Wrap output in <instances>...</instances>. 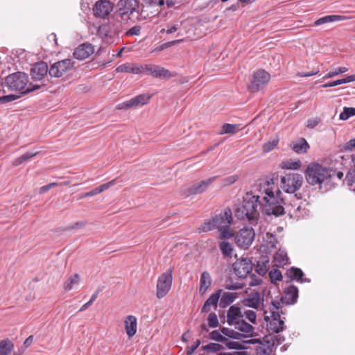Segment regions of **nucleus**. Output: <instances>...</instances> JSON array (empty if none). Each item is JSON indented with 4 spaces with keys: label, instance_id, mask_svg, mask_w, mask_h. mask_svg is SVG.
I'll return each mask as SVG.
<instances>
[{
    "label": "nucleus",
    "instance_id": "f257e3e1",
    "mask_svg": "<svg viewBox=\"0 0 355 355\" xmlns=\"http://www.w3.org/2000/svg\"><path fill=\"white\" fill-rule=\"evenodd\" d=\"M282 191H277L276 196L272 190L267 189L264 197L266 204L263 207V212L268 215L279 216L287 213L291 218L298 220L309 215V210L307 208V202L297 198V195L290 196L288 200L285 197H281Z\"/></svg>",
    "mask_w": 355,
    "mask_h": 355
},
{
    "label": "nucleus",
    "instance_id": "f03ea898",
    "mask_svg": "<svg viewBox=\"0 0 355 355\" xmlns=\"http://www.w3.org/2000/svg\"><path fill=\"white\" fill-rule=\"evenodd\" d=\"M306 182L312 185H318L321 188L322 184H329L336 175V169L323 166L318 162L309 164L304 171Z\"/></svg>",
    "mask_w": 355,
    "mask_h": 355
},
{
    "label": "nucleus",
    "instance_id": "7ed1b4c3",
    "mask_svg": "<svg viewBox=\"0 0 355 355\" xmlns=\"http://www.w3.org/2000/svg\"><path fill=\"white\" fill-rule=\"evenodd\" d=\"M259 197L247 193L242 202L235 210V216L239 220H248L251 225H256L259 220L260 207Z\"/></svg>",
    "mask_w": 355,
    "mask_h": 355
},
{
    "label": "nucleus",
    "instance_id": "20e7f679",
    "mask_svg": "<svg viewBox=\"0 0 355 355\" xmlns=\"http://www.w3.org/2000/svg\"><path fill=\"white\" fill-rule=\"evenodd\" d=\"M284 306L283 299L272 300L270 306V315H265V320L267 323V329L272 333L278 334L284 329V319L280 315L284 314L282 307Z\"/></svg>",
    "mask_w": 355,
    "mask_h": 355
},
{
    "label": "nucleus",
    "instance_id": "39448f33",
    "mask_svg": "<svg viewBox=\"0 0 355 355\" xmlns=\"http://www.w3.org/2000/svg\"><path fill=\"white\" fill-rule=\"evenodd\" d=\"M28 76L22 72L14 73L6 78L7 86L12 90L20 92L21 94L30 93L41 87V85L38 84L28 85Z\"/></svg>",
    "mask_w": 355,
    "mask_h": 355
},
{
    "label": "nucleus",
    "instance_id": "423d86ee",
    "mask_svg": "<svg viewBox=\"0 0 355 355\" xmlns=\"http://www.w3.org/2000/svg\"><path fill=\"white\" fill-rule=\"evenodd\" d=\"M304 178L298 173H290L281 178L280 191L288 194L295 193L302 186Z\"/></svg>",
    "mask_w": 355,
    "mask_h": 355
},
{
    "label": "nucleus",
    "instance_id": "0eeeda50",
    "mask_svg": "<svg viewBox=\"0 0 355 355\" xmlns=\"http://www.w3.org/2000/svg\"><path fill=\"white\" fill-rule=\"evenodd\" d=\"M173 268L163 272L157 279L156 285V296L158 299L164 297L170 291L173 281Z\"/></svg>",
    "mask_w": 355,
    "mask_h": 355
},
{
    "label": "nucleus",
    "instance_id": "6e6552de",
    "mask_svg": "<svg viewBox=\"0 0 355 355\" xmlns=\"http://www.w3.org/2000/svg\"><path fill=\"white\" fill-rule=\"evenodd\" d=\"M118 10L114 13V17L118 20L128 21L130 15L133 14L139 7L137 0H120L118 2Z\"/></svg>",
    "mask_w": 355,
    "mask_h": 355
},
{
    "label": "nucleus",
    "instance_id": "1a4fd4ad",
    "mask_svg": "<svg viewBox=\"0 0 355 355\" xmlns=\"http://www.w3.org/2000/svg\"><path fill=\"white\" fill-rule=\"evenodd\" d=\"M217 178V176H214L198 182H196L191 186L184 188L182 191V193L184 197L201 194L208 189L209 187L216 181Z\"/></svg>",
    "mask_w": 355,
    "mask_h": 355
},
{
    "label": "nucleus",
    "instance_id": "9d476101",
    "mask_svg": "<svg viewBox=\"0 0 355 355\" xmlns=\"http://www.w3.org/2000/svg\"><path fill=\"white\" fill-rule=\"evenodd\" d=\"M270 76L265 70L260 69L252 75L248 89L252 92H259L263 89L270 81Z\"/></svg>",
    "mask_w": 355,
    "mask_h": 355
},
{
    "label": "nucleus",
    "instance_id": "9b49d317",
    "mask_svg": "<svg viewBox=\"0 0 355 355\" xmlns=\"http://www.w3.org/2000/svg\"><path fill=\"white\" fill-rule=\"evenodd\" d=\"M255 236L254 228L251 226H244L236 234L235 240L236 244L244 248H248L253 242Z\"/></svg>",
    "mask_w": 355,
    "mask_h": 355
},
{
    "label": "nucleus",
    "instance_id": "f8f14e48",
    "mask_svg": "<svg viewBox=\"0 0 355 355\" xmlns=\"http://www.w3.org/2000/svg\"><path fill=\"white\" fill-rule=\"evenodd\" d=\"M71 59H64L53 63L49 68V73L51 77L60 78L73 67Z\"/></svg>",
    "mask_w": 355,
    "mask_h": 355
},
{
    "label": "nucleus",
    "instance_id": "ddd939ff",
    "mask_svg": "<svg viewBox=\"0 0 355 355\" xmlns=\"http://www.w3.org/2000/svg\"><path fill=\"white\" fill-rule=\"evenodd\" d=\"M151 96L146 94H139L127 101L119 103L116 108L117 110L130 109L132 107H138L146 105Z\"/></svg>",
    "mask_w": 355,
    "mask_h": 355
},
{
    "label": "nucleus",
    "instance_id": "4468645a",
    "mask_svg": "<svg viewBox=\"0 0 355 355\" xmlns=\"http://www.w3.org/2000/svg\"><path fill=\"white\" fill-rule=\"evenodd\" d=\"M114 4L109 0H98L92 8V12L95 17L105 18L113 10Z\"/></svg>",
    "mask_w": 355,
    "mask_h": 355
},
{
    "label": "nucleus",
    "instance_id": "2eb2a0df",
    "mask_svg": "<svg viewBox=\"0 0 355 355\" xmlns=\"http://www.w3.org/2000/svg\"><path fill=\"white\" fill-rule=\"evenodd\" d=\"M235 274L239 278H245L252 270V263L248 258L237 259L233 265Z\"/></svg>",
    "mask_w": 355,
    "mask_h": 355
},
{
    "label": "nucleus",
    "instance_id": "dca6fc26",
    "mask_svg": "<svg viewBox=\"0 0 355 355\" xmlns=\"http://www.w3.org/2000/svg\"><path fill=\"white\" fill-rule=\"evenodd\" d=\"M48 65L44 62H37L32 67L31 75L34 80H41L49 72Z\"/></svg>",
    "mask_w": 355,
    "mask_h": 355
},
{
    "label": "nucleus",
    "instance_id": "f3484780",
    "mask_svg": "<svg viewBox=\"0 0 355 355\" xmlns=\"http://www.w3.org/2000/svg\"><path fill=\"white\" fill-rule=\"evenodd\" d=\"M94 53V47L91 44L85 43L79 45L73 52V56L78 60H85Z\"/></svg>",
    "mask_w": 355,
    "mask_h": 355
},
{
    "label": "nucleus",
    "instance_id": "a211bd4d",
    "mask_svg": "<svg viewBox=\"0 0 355 355\" xmlns=\"http://www.w3.org/2000/svg\"><path fill=\"white\" fill-rule=\"evenodd\" d=\"M298 298V288L295 286H290L284 291V297H281L279 300L283 299L284 304H293Z\"/></svg>",
    "mask_w": 355,
    "mask_h": 355
},
{
    "label": "nucleus",
    "instance_id": "6ab92c4d",
    "mask_svg": "<svg viewBox=\"0 0 355 355\" xmlns=\"http://www.w3.org/2000/svg\"><path fill=\"white\" fill-rule=\"evenodd\" d=\"M243 318L241 309L236 306H231L227 310V322L229 325L235 324L239 320Z\"/></svg>",
    "mask_w": 355,
    "mask_h": 355
},
{
    "label": "nucleus",
    "instance_id": "aec40b11",
    "mask_svg": "<svg viewBox=\"0 0 355 355\" xmlns=\"http://www.w3.org/2000/svg\"><path fill=\"white\" fill-rule=\"evenodd\" d=\"M217 228L223 225H230L232 222V211L230 209H225L222 214L214 216Z\"/></svg>",
    "mask_w": 355,
    "mask_h": 355
},
{
    "label": "nucleus",
    "instance_id": "412c9836",
    "mask_svg": "<svg viewBox=\"0 0 355 355\" xmlns=\"http://www.w3.org/2000/svg\"><path fill=\"white\" fill-rule=\"evenodd\" d=\"M261 301H263V300L261 298L259 293L251 292L243 300V304L246 306L257 309L259 306Z\"/></svg>",
    "mask_w": 355,
    "mask_h": 355
},
{
    "label": "nucleus",
    "instance_id": "4be33fe9",
    "mask_svg": "<svg viewBox=\"0 0 355 355\" xmlns=\"http://www.w3.org/2000/svg\"><path fill=\"white\" fill-rule=\"evenodd\" d=\"M125 332L129 338H132L137 332V318L134 315H128L125 321Z\"/></svg>",
    "mask_w": 355,
    "mask_h": 355
},
{
    "label": "nucleus",
    "instance_id": "5701e85b",
    "mask_svg": "<svg viewBox=\"0 0 355 355\" xmlns=\"http://www.w3.org/2000/svg\"><path fill=\"white\" fill-rule=\"evenodd\" d=\"M221 292L222 290L219 289L209 297L202 307V312H209L211 306H214L215 308H216Z\"/></svg>",
    "mask_w": 355,
    "mask_h": 355
},
{
    "label": "nucleus",
    "instance_id": "b1692460",
    "mask_svg": "<svg viewBox=\"0 0 355 355\" xmlns=\"http://www.w3.org/2000/svg\"><path fill=\"white\" fill-rule=\"evenodd\" d=\"M286 275L290 279V280H296L300 283L310 282L309 279H303L304 272L298 268L291 267L286 271Z\"/></svg>",
    "mask_w": 355,
    "mask_h": 355
},
{
    "label": "nucleus",
    "instance_id": "393cba45",
    "mask_svg": "<svg viewBox=\"0 0 355 355\" xmlns=\"http://www.w3.org/2000/svg\"><path fill=\"white\" fill-rule=\"evenodd\" d=\"M284 341V338L280 335L274 334L273 333L266 335L263 338V343L270 348L275 347Z\"/></svg>",
    "mask_w": 355,
    "mask_h": 355
},
{
    "label": "nucleus",
    "instance_id": "a878e982",
    "mask_svg": "<svg viewBox=\"0 0 355 355\" xmlns=\"http://www.w3.org/2000/svg\"><path fill=\"white\" fill-rule=\"evenodd\" d=\"M273 263L277 267H282L289 263V259L285 250L279 249L273 257Z\"/></svg>",
    "mask_w": 355,
    "mask_h": 355
},
{
    "label": "nucleus",
    "instance_id": "bb28decb",
    "mask_svg": "<svg viewBox=\"0 0 355 355\" xmlns=\"http://www.w3.org/2000/svg\"><path fill=\"white\" fill-rule=\"evenodd\" d=\"M118 73H129L132 74H140L139 66L136 64L125 63L116 67Z\"/></svg>",
    "mask_w": 355,
    "mask_h": 355
},
{
    "label": "nucleus",
    "instance_id": "cd10ccee",
    "mask_svg": "<svg viewBox=\"0 0 355 355\" xmlns=\"http://www.w3.org/2000/svg\"><path fill=\"white\" fill-rule=\"evenodd\" d=\"M211 284V279L208 272L205 271L202 273L200 279L199 292L204 295Z\"/></svg>",
    "mask_w": 355,
    "mask_h": 355
},
{
    "label": "nucleus",
    "instance_id": "c85d7f7f",
    "mask_svg": "<svg viewBox=\"0 0 355 355\" xmlns=\"http://www.w3.org/2000/svg\"><path fill=\"white\" fill-rule=\"evenodd\" d=\"M174 74H173L169 70L167 69L160 67L159 65H155L154 69L153 78H171L174 77Z\"/></svg>",
    "mask_w": 355,
    "mask_h": 355
},
{
    "label": "nucleus",
    "instance_id": "c756f323",
    "mask_svg": "<svg viewBox=\"0 0 355 355\" xmlns=\"http://www.w3.org/2000/svg\"><path fill=\"white\" fill-rule=\"evenodd\" d=\"M237 297L236 293H230V292H225L223 293L220 305L223 308L227 307L228 305L232 304Z\"/></svg>",
    "mask_w": 355,
    "mask_h": 355
},
{
    "label": "nucleus",
    "instance_id": "7c9ffc66",
    "mask_svg": "<svg viewBox=\"0 0 355 355\" xmlns=\"http://www.w3.org/2000/svg\"><path fill=\"white\" fill-rule=\"evenodd\" d=\"M234 326L236 329L248 334H251L254 329L251 324L243 320V318H241V320H239Z\"/></svg>",
    "mask_w": 355,
    "mask_h": 355
},
{
    "label": "nucleus",
    "instance_id": "2f4dec72",
    "mask_svg": "<svg viewBox=\"0 0 355 355\" xmlns=\"http://www.w3.org/2000/svg\"><path fill=\"white\" fill-rule=\"evenodd\" d=\"M40 151L27 152L12 161V166H17L38 155Z\"/></svg>",
    "mask_w": 355,
    "mask_h": 355
},
{
    "label": "nucleus",
    "instance_id": "473e14b6",
    "mask_svg": "<svg viewBox=\"0 0 355 355\" xmlns=\"http://www.w3.org/2000/svg\"><path fill=\"white\" fill-rule=\"evenodd\" d=\"M14 344L9 339L0 341V355H8L13 349Z\"/></svg>",
    "mask_w": 355,
    "mask_h": 355
},
{
    "label": "nucleus",
    "instance_id": "72a5a7b5",
    "mask_svg": "<svg viewBox=\"0 0 355 355\" xmlns=\"http://www.w3.org/2000/svg\"><path fill=\"white\" fill-rule=\"evenodd\" d=\"M353 81H355V74L348 76L345 78H342V79H339V80L332 81V82H330L328 83H325V84L322 85L321 87L323 88L331 87H335V86H337V85H339L341 84L351 83Z\"/></svg>",
    "mask_w": 355,
    "mask_h": 355
},
{
    "label": "nucleus",
    "instance_id": "f704fd0d",
    "mask_svg": "<svg viewBox=\"0 0 355 355\" xmlns=\"http://www.w3.org/2000/svg\"><path fill=\"white\" fill-rule=\"evenodd\" d=\"M343 19V17L337 15H327L317 19L314 24L315 26H320L323 24L331 23L334 21H340Z\"/></svg>",
    "mask_w": 355,
    "mask_h": 355
},
{
    "label": "nucleus",
    "instance_id": "c9c22d12",
    "mask_svg": "<svg viewBox=\"0 0 355 355\" xmlns=\"http://www.w3.org/2000/svg\"><path fill=\"white\" fill-rule=\"evenodd\" d=\"M309 145L304 139H301L298 142L293 144L292 149L297 153H304L307 151Z\"/></svg>",
    "mask_w": 355,
    "mask_h": 355
},
{
    "label": "nucleus",
    "instance_id": "e433bc0d",
    "mask_svg": "<svg viewBox=\"0 0 355 355\" xmlns=\"http://www.w3.org/2000/svg\"><path fill=\"white\" fill-rule=\"evenodd\" d=\"M115 180H111L105 184L101 185L98 187L92 189L90 191L86 192V196L91 197L101 193V192L110 188L111 186L114 185L115 184Z\"/></svg>",
    "mask_w": 355,
    "mask_h": 355
},
{
    "label": "nucleus",
    "instance_id": "4c0bfd02",
    "mask_svg": "<svg viewBox=\"0 0 355 355\" xmlns=\"http://www.w3.org/2000/svg\"><path fill=\"white\" fill-rule=\"evenodd\" d=\"M216 222L215 221L214 217L212 218L205 221L198 228V230L199 232H207L211 231L216 227Z\"/></svg>",
    "mask_w": 355,
    "mask_h": 355
},
{
    "label": "nucleus",
    "instance_id": "58836bf2",
    "mask_svg": "<svg viewBox=\"0 0 355 355\" xmlns=\"http://www.w3.org/2000/svg\"><path fill=\"white\" fill-rule=\"evenodd\" d=\"M219 248L224 256L232 257L233 255V245L228 241H222L219 244Z\"/></svg>",
    "mask_w": 355,
    "mask_h": 355
},
{
    "label": "nucleus",
    "instance_id": "ea45409f",
    "mask_svg": "<svg viewBox=\"0 0 355 355\" xmlns=\"http://www.w3.org/2000/svg\"><path fill=\"white\" fill-rule=\"evenodd\" d=\"M201 349L207 353H216L223 349V346L219 343H210L202 345Z\"/></svg>",
    "mask_w": 355,
    "mask_h": 355
},
{
    "label": "nucleus",
    "instance_id": "a19ab883",
    "mask_svg": "<svg viewBox=\"0 0 355 355\" xmlns=\"http://www.w3.org/2000/svg\"><path fill=\"white\" fill-rule=\"evenodd\" d=\"M80 277L78 274H74L73 275L69 277L67 281L64 283V289L65 291H70L72 289L74 285H76L79 283Z\"/></svg>",
    "mask_w": 355,
    "mask_h": 355
},
{
    "label": "nucleus",
    "instance_id": "79ce46f5",
    "mask_svg": "<svg viewBox=\"0 0 355 355\" xmlns=\"http://www.w3.org/2000/svg\"><path fill=\"white\" fill-rule=\"evenodd\" d=\"M301 166L300 160H286L282 162V168L288 170H297Z\"/></svg>",
    "mask_w": 355,
    "mask_h": 355
},
{
    "label": "nucleus",
    "instance_id": "37998d69",
    "mask_svg": "<svg viewBox=\"0 0 355 355\" xmlns=\"http://www.w3.org/2000/svg\"><path fill=\"white\" fill-rule=\"evenodd\" d=\"M230 225H223L221 227L217 228L220 232V238L221 239H226L232 238L234 234L230 231Z\"/></svg>",
    "mask_w": 355,
    "mask_h": 355
},
{
    "label": "nucleus",
    "instance_id": "c03bdc74",
    "mask_svg": "<svg viewBox=\"0 0 355 355\" xmlns=\"http://www.w3.org/2000/svg\"><path fill=\"white\" fill-rule=\"evenodd\" d=\"M239 130V125L225 123L222 126V131L220 134H233Z\"/></svg>",
    "mask_w": 355,
    "mask_h": 355
},
{
    "label": "nucleus",
    "instance_id": "a18cd8bd",
    "mask_svg": "<svg viewBox=\"0 0 355 355\" xmlns=\"http://www.w3.org/2000/svg\"><path fill=\"white\" fill-rule=\"evenodd\" d=\"M98 34L104 39H108V37H112V33L109 30L108 25L103 24L98 27Z\"/></svg>",
    "mask_w": 355,
    "mask_h": 355
},
{
    "label": "nucleus",
    "instance_id": "49530a36",
    "mask_svg": "<svg viewBox=\"0 0 355 355\" xmlns=\"http://www.w3.org/2000/svg\"><path fill=\"white\" fill-rule=\"evenodd\" d=\"M155 64H141L139 66L140 74L150 75L153 77Z\"/></svg>",
    "mask_w": 355,
    "mask_h": 355
},
{
    "label": "nucleus",
    "instance_id": "de8ad7c7",
    "mask_svg": "<svg viewBox=\"0 0 355 355\" xmlns=\"http://www.w3.org/2000/svg\"><path fill=\"white\" fill-rule=\"evenodd\" d=\"M355 116V107H345L343 112L340 114V119L347 120L351 116Z\"/></svg>",
    "mask_w": 355,
    "mask_h": 355
},
{
    "label": "nucleus",
    "instance_id": "09e8293b",
    "mask_svg": "<svg viewBox=\"0 0 355 355\" xmlns=\"http://www.w3.org/2000/svg\"><path fill=\"white\" fill-rule=\"evenodd\" d=\"M272 349L269 347L268 345L263 344L260 346H258L256 348V354L257 355H270V354L272 352Z\"/></svg>",
    "mask_w": 355,
    "mask_h": 355
},
{
    "label": "nucleus",
    "instance_id": "8fccbe9b",
    "mask_svg": "<svg viewBox=\"0 0 355 355\" xmlns=\"http://www.w3.org/2000/svg\"><path fill=\"white\" fill-rule=\"evenodd\" d=\"M207 321L208 326L211 328H216L219 324L218 317L215 313H209L207 318Z\"/></svg>",
    "mask_w": 355,
    "mask_h": 355
},
{
    "label": "nucleus",
    "instance_id": "3c124183",
    "mask_svg": "<svg viewBox=\"0 0 355 355\" xmlns=\"http://www.w3.org/2000/svg\"><path fill=\"white\" fill-rule=\"evenodd\" d=\"M347 71H348V69L347 67H340L338 68H336L333 71H329L328 73H327L324 76V78H330L334 77V76H337L338 74L345 73Z\"/></svg>",
    "mask_w": 355,
    "mask_h": 355
},
{
    "label": "nucleus",
    "instance_id": "603ef678",
    "mask_svg": "<svg viewBox=\"0 0 355 355\" xmlns=\"http://www.w3.org/2000/svg\"><path fill=\"white\" fill-rule=\"evenodd\" d=\"M209 338L217 342L227 341V338L224 337L218 331L214 330L209 334Z\"/></svg>",
    "mask_w": 355,
    "mask_h": 355
},
{
    "label": "nucleus",
    "instance_id": "864d4df0",
    "mask_svg": "<svg viewBox=\"0 0 355 355\" xmlns=\"http://www.w3.org/2000/svg\"><path fill=\"white\" fill-rule=\"evenodd\" d=\"M269 277L272 283L277 281H280L282 279V272L278 269H273L270 270L269 272Z\"/></svg>",
    "mask_w": 355,
    "mask_h": 355
},
{
    "label": "nucleus",
    "instance_id": "5fc2aeb1",
    "mask_svg": "<svg viewBox=\"0 0 355 355\" xmlns=\"http://www.w3.org/2000/svg\"><path fill=\"white\" fill-rule=\"evenodd\" d=\"M278 139H273L272 141L265 143L263 146V150L264 153H268L274 149L278 144Z\"/></svg>",
    "mask_w": 355,
    "mask_h": 355
},
{
    "label": "nucleus",
    "instance_id": "6e6d98bb",
    "mask_svg": "<svg viewBox=\"0 0 355 355\" xmlns=\"http://www.w3.org/2000/svg\"><path fill=\"white\" fill-rule=\"evenodd\" d=\"M225 288L227 290H238L243 288V284L239 282L233 283L232 281H226Z\"/></svg>",
    "mask_w": 355,
    "mask_h": 355
},
{
    "label": "nucleus",
    "instance_id": "4d7b16f0",
    "mask_svg": "<svg viewBox=\"0 0 355 355\" xmlns=\"http://www.w3.org/2000/svg\"><path fill=\"white\" fill-rule=\"evenodd\" d=\"M345 180L349 186H352L355 183V168L348 171Z\"/></svg>",
    "mask_w": 355,
    "mask_h": 355
},
{
    "label": "nucleus",
    "instance_id": "13d9d810",
    "mask_svg": "<svg viewBox=\"0 0 355 355\" xmlns=\"http://www.w3.org/2000/svg\"><path fill=\"white\" fill-rule=\"evenodd\" d=\"M141 32V27L140 26H135L132 27L130 29H129L126 33V36H132V35H139Z\"/></svg>",
    "mask_w": 355,
    "mask_h": 355
},
{
    "label": "nucleus",
    "instance_id": "bf43d9fd",
    "mask_svg": "<svg viewBox=\"0 0 355 355\" xmlns=\"http://www.w3.org/2000/svg\"><path fill=\"white\" fill-rule=\"evenodd\" d=\"M19 98V96L10 94L0 97V103H6L13 101Z\"/></svg>",
    "mask_w": 355,
    "mask_h": 355
},
{
    "label": "nucleus",
    "instance_id": "052dcab7",
    "mask_svg": "<svg viewBox=\"0 0 355 355\" xmlns=\"http://www.w3.org/2000/svg\"><path fill=\"white\" fill-rule=\"evenodd\" d=\"M245 318L252 323L256 322L257 315L254 311L248 310L245 312Z\"/></svg>",
    "mask_w": 355,
    "mask_h": 355
},
{
    "label": "nucleus",
    "instance_id": "680f3d73",
    "mask_svg": "<svg viewBox=\"0 0 355 355\" xmlns=\"http://www.w3.org/2000/svg\"><path fill=\"white\" fill-rule=\"evenodd\" d=\"M320 122V119H318V118H312V119H309L308 121H307V124H306V126L309 128H314L315 126H317L319 123Z\"/></svg>",
    "mask_w": 355,
    "mask_h": 355
},
{
    "label": "nucleus",
    "instance_id": "e2e57ef3",
    "mask_svg": "<svg viewBox=\"0 0 355 355\" xmlns=\"http://www.w3.org/2000/svg\"><path fill=\"white\" fill-rule=\"evenodd\" d=\"M201 342L200 340H197L191 347H187V355H191L196 349L200 346Z\"/></svg>",
    "mask_w": 355,
    "mask_h": 355
},
{
    "label": "nucleus",
    "instance_id": "0e129e2a",
    "mask_svg": "<svg viewBox=\"0 0 355 355\" xmlns=\"http://www.w3.org/2000/svg\"><path fill=\"white\" fill-rule=\"evenodd\" d=\"M60 184L58 183V182H52V183H50L49 184H46L45 186H43L40 188V193H44V192H46L48 191L50 189L54 187H56V186H59Z\"/></svg>",
    "mask_w": 355,
    "mask_h": 355
},
{
    "label": "nucleus",
    "instance_id": "69168bd1",
    "mask_svg": "<svg viewBox=\"0 0 355 355\" xmlns=\"http://www.w3.org/2000/svg\"><path fill=\"white\" fill-rule=\"evenodd\" d=\"M86 225V222L85 221H79L74 223L73 225L68 227L66 228L67 230H72V229H80Z\"/></svg>",
    "mask_w": 355,
    "mask_h": 355
},
{
    "label": "nucleus",
    "instance_id": "338daca9",
    "mask_svg": "<svg viewBox=\"0 0 355 355\" xmlns=\"http://www.w3.org/2000/svg\"><path fill=\"white\" fill-rule=\"evenodd\" d=\"M182 41V40H174V41H171V42H167V43H164L163 44L162 46H159V48L158 49L159 51H162L166 48H168L175 44H177V43H179Z\"/></svg>",
    "mask_w": 355,
    "mask_h": 355
},
{
    "label": "nucleus",
    "instance_id": "774afa93",
    "mask_svg": "<svg viewBox=\"0 0 355 355\" xmlns=\"http://www.w3.org/2000/svg\"><path fill=\"white\" fill-rule=\"evenodd\" d=\"M237 179H238V177L236 175H232V176L228 177L225 180V184L226 185H230V184L234 183L237 180Z\"/></svg>",
    "mask_w": 355,
    "mask_h": 355
}]
</instances>
